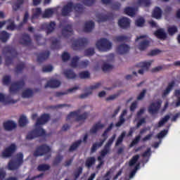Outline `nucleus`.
Masks as SVG:
<instances>
[{
    "mask_svg": "<svg viewBox=\"0 0 180 180\" xmlns=\"http://www.w3.org/2000/svg\"><path fill=\"white\" fill-rule=\"evenodd\" d=\"M153 60H150L148 62H141L137 65V67L139 68H141L142 69L139 70L138 73L141 74V75H143L144 74V70H148V69H150V65L153 63Z\"/></svg>",
    "mask_w": 180,
    "mask_h": 180,
    "instance_id": "dca6fc26",
    "label": "nucleus"
},
{
    "mask_svg": "<svg viewBox=\"0 0 180 180\" xmlns=\"http://www.w3.org/2000/svg\"><path fill=\"white\" fill-rule=\"evenodd\" d=\"M162 11L159 7L156 6L155 7L152 16L153 18H155V19H160L162 18Z\"/></svg>",
    "mask_w": 180,
    "mask_h": 180,
    "instance_id": "7c9ffc66",
    "label": "nucleus"
},
{
    "mask_svg": "<svg viewBox=\"0 0 180 180\" xmlns=\"http://www.w3.org/2000/svg\"><path fill=\"white\" fill-rule=\"evenodd\" d=\"M82 174V167H79L77 168V170L74 172L75 180H77L78 178H79V176Z\"/></svg>",
    "mask_w": 180,
    "mask_h": 180,
    "instance_id": "680f3d73",
    "label": "nucleus"
},
{
    "mask_svg": "<svg viewBox=\"0 0 180 180\" xmlns=\"http://www.w3.org/2000/svg\"><path fill=\"white\" fill-rule=\"evenodd\" d=\"M23 164V155L22 153H17L16 160H11L8 163V170H16L19 169L20 166Z\"/></svg>",
    "mask_w": 180,
    "mask_h": 180,
    "instance_id": "39448f33",
    "label": "nucleus"
},
{
    "mask_svg": "<svg viewBox=\"0 0 180 180\" xmlns=\"http://www.w3.org/2000/svg\"><path fill=\"white\" fill-rule=\"evenodd\" d=\"M63 156H61V155H58L55 158V159H54V160H53V165L58 166V165L61 162V161H63Z\"/></svg>",
    "mask_w": 180,
    "mask_h": 180,
    "instance_id": "052dcab7",
    "label": "nucleus"
},
{
    "mask_svg": "<svg viewBox=\"0 0 180 180\" xmlns=\"http://www.w3.org/2000/svg\"><path fill=\"white\" fill-rule=\"evenodd\" d=\"M96 160L95 157H89L86 159V161H85V167H86L88 169H91V167L96 165Z\"/></svg>",
    "mask_w": 180,
    "mask_h": 180,
    "instance_id": "473e14b6",
    "label": "nucleus"
},
{
    "mask_svg": "<svg viewBox=\"0 0 180 180\" xmlns=\"http://www.w3.org/2000/svg\"><path fill=\"white\" fill-rule=\"evenodd\" d=\"M139 158H140L139 155L133 156L131 160L129 162V166L130 167L134 166L139 161Z\"/></svg>",
    "mask_w": 180,
    "mask_h": 180,
    "instance_id": "6e6d98bb",
    "label": "nucleus"
},
{
    "mask_svg": "<svg viewBox=\"0 0 180 180\" xmlns=\"http://www.w3.org/2000/svg\"><path fill=\"white\" fill-rule=\"evenodd\" d=\"M128 40H129V37L124 35L116 36L113 39V41L117 42L127 41Z\"/></svg>",
    "mask_w": 180,
    "mask_h": 180,
    "instance_id": "c03bdc74",
    "label": "nucleus"
},
{
    "mask_svg": "<svg viewBox=\"0 0 180 180\" xmlns=\"http://www.w3.org/2000/svg\"><path fill=\"white\" fill-rule=\"evenodd\" d=\"M125 136H126V131H122V133H121L120 136H118V138L115 142V146H118L122 143H123Z\"/></svg>",
    "mask_w": 180,
    "mask_h": 180,
    "instance_id": "49530a36",
    "label": "nucleus"
},
{
    "mask_svg": "<svg viewBox=\"0 0 180 180\" xmlns=\"http://www.w3.org/2000/svg\"><path fill=\"white\" fill-rule=\"evenodd\" d=\"M91 75L88 71H83L79 73V77L80 79H90Z\"/></svg>",
    "mask_w": 180,
    "mask_h": 180,
    "instance_id": "a18cd8bd",
    "label": "nucleus"
},
{
    "mask_svg": "<svg viewBox=\"0 0 180 180\" xmlns=\"http://www.w3.org/2000/svg\"><path fill=\"white\" fill-rule=\"evenodd\" d=\"M46 155L45 160H49L51 158V148L46 144L41 145L36 148L34 152V157Z\"/></svg>",
    "mask_w": 180,
    "mask_h": 180,
    "instance_id": "7ed1b4c3",
    "label": "nucleus"
},
{
    "mask_svg": "<svg viewBox=\"0 0 180 180\" xmlns=\"http://www.w3.org/2000/svg\"><path fill=\"white\" fill-rule=\"evenodd\" d=\"M20 44L22 46H31L32 44V39L30 35L28 34H22L21 38L20 39Z\"/></svg>",
    "mask_w": 180,
    "mask_h": 180,
    "instance_id": "6ab92c4d",
    "label": "nucleus"
},
{
    "mask_svg": "<svg viewBox=\"0 0 180 180\" xmlns=\"http://www.w3.org/2000/svg\"><path fill=\"white\" fill-rule=\"evenodd\" d=\"M89 64H90V62H89L87 60H85L84 61H82L79 63L78 67L79 68H86Z\"/></svg>",
    "mask_w": 180,
    "mask_h": 180,
    "instance_id": "338daca9",
    "label": "nucleus"
},
{
    "mask_svg": "<svg viewBox=\"0 0 180 180\" xmlns=\"http://www.w3.org/2000/svg\"><path fill=\"white\" fill-rule=\"evenodd\" d=\"M82 143V140H78L76 142H74L70 146V148H69V152H72L77 150V148L79 147Z\"/></svg>",
    "mask_w": 180,
    "mask_h": 180,
    "instance_id": "37998d69",
    "label": "nucleus"
},
{
    "mask_svg": "<svg viewBox=\"0 0 180 180\" xmlns=\"http://www.w3.org/2000/svg\"><path fill=\"white\" fill-rule=\"evenodd\" d=\"M130 47L126 44H122L117 48V52L120 55H125L129 52Z\"/></svg>",
    "mask_w": 180,
    "mask_h": 180,
    "instance_id": "aec40b11",
    "label": "nucleus"
},
{
    "mask_svg": "<svg viewBox=\"0 0 180 180\" xmlns=\"http://www.w3.org/2000/svg\"><path fill=\"white\" fill-rule=\"evenodd\" d=\"M60 49V42L58 39H54L51 45V50H58Z\"/></svg>",
    "mask_w": 180,
    "mask_h": 180,
    "instance_id": "c9c22d12",
    "label": "nucleus"
},
{
    "mask_svg": "<svg viewBox=\"0 0 180 180\" xmlns=\"http://www.w3.org/2000/svg\"><path fill=\"white\" fill-rule=\"evenodd\" d=\"M79 61V57H77V56L73 57L72 58V62L70 64L71 67L72 68H77L79 65V63H78Z\"/></svg>",
    "mask_w": 180,
    "mask_h": 180,
    "instance_id": "09e8293b",
    "label": "nucleus"
},
{
    "mask_svg": "<svg viewBox=\"0 0 180 180\" xmlns=\"http://www.w3.org/2000/svg\"><path fill=\"white\" fill-rule=\"evenodd\" d=\"M3 53L6 56V65H10L13 64V60L18 56V53L14 48H11L9 46L3 48Z\"/></svg>",
    "mask_w": 180,
    "mask_h": 180,
    "instance_id": "f03ea898",
    "label": "nucleus"
},
{
    "mask_svg": "<svg viewBox=\"0 0 180 180\" xmlns=\"http://www.w3.org/2000/svg\"><path fill=\"white\" fill-rule=\"evenodd\" d=\"M89 40L87 38H79L75 39L72 43L73 50H80L87 46Z\"/></svg>",
    "mask_w": 180,
    "mask_h": 180,
    "instance_id": "1a4fd4ad",
    "label": "nucleus"
},
{
    "mask_svg": "<svg viewBox=\"0 0 180 180\" xmlns=\"http://www.w3.org/2000/svg\"><path fill=\"white\" fill-rule=\"evenodd\" d=\"M4 129L7 131H11L16 128L17 124L12 120H8L3 123Z\"/></svg>",
    "mask_w": 180,
    "mask_h": 180,
    "instance_id": "4be33fe9",
    "label": "nucleus"
},
{
    "mask_svg": "<svg viewBox=\"0 0 180 180\" xmlns=\"http://www.w3.org/2000/svg\"><path fill=\"white\" fill-rule=\"evenodd\" d=\"M96 51L94 48H88L84 50V56H92L95 55Z\"/></svg>",
    "mask_w": 180,
    "mask_h": 180,
    "instance_id": "603ef678",
    "label": "nucleus"
},
{
    "mask_svg": "<svg viewBox=\"0 0 180 180\" xmlns=\"http://www.w3.org/2000/svg\"><path fill=\"white\" fill-rule=\"evenodd\" d=\"M25 86V80H19L13 83L10 87L11 94H17Z\"/></svg>",
    "mask_w": 180,
    "mask_h": 180,
    "instance_id": "9b49d317",
    "label": "nucleus"
},
{
    "mask_svg": "<svg viewBox=\"0 0 180 180\" xmlns=\"http://www.w3.org/2000/svg\"><path fill=\"white\" fill-rule=\"evenodd\" d=\"M161 106H162V101L158 100L150 104L148 111L150 115H157L160 109L161 108Z\"/></svg>",
    "mask_w": 180,
    "mask_h": 180,
    "instance_id": "f8f14e48",
    "label": "nucleus"
},
{
    "mask_svg": "<svg viewBox=\"0 0 180 180\" xmlns=\"http://www.w3.org/2000/svg\"><path fill=\"white\" fill-rule=\"evenodd\" d=\"M175 85V82L172 80L171 82L167 84L166 89L163 91V94H162V98H166L172 91L174 86Z\"/></svg>",
    "mask_w": 180,
    "mask_h": 180,
    "instance_id": "5701e85b",
    "label": "nucleus"
},
{
    "mask_svg": "<svg viewBox=\"0 0 180 180\" xmlns=\"http://www.w3.org/2000/svg\"><path fill=\"white\" fill-rule=\"evenodd\" d=\"M101 69H103L104 72H106L112 70L113 69V66L108 63H104L103 67H101Z\"/></svg>",
    "mask_w": 180,
    "mask_h": 180,
    "instance_id": "13d9d810",
    "label": "nucleus"
},
{
    "mask_svg": "<svg viewBox=\"0 0 180 180\" xmlns=\"http://www.w3.org/2000/svg\"><path fill=\"white\" fill-rule=\"evenodd\" d=\"M154 35L160 40L167 39V34L165 32L164 29L160 28L154 32Z\"/></svg>",
    "mask_w": 180,
    "mask_h": 180,
    "instance_id": "b1692460",
    "label": "nucleus"
},
{
    "mask_svg": "<svg viewBox=\"0 0 180 180\" xmlns=\"http://www.w3.org/2000/svg\"><path fill=\"white\" fill-rule=\"evenodd\" d=\"M42 11L41 8H36L34 11V13L32 14V17H31V20L34 19H37L41 15Z\"/></svg>",
    "mask_w": 180,
    "mask_h": 180,
    "instance_id": "a19ab883",
    "label": "nucleus"
},
{
    "mask_svg": "<svg viewBox=\"0 0 180 180\" xmlns=\"http://www.w3.org/2000/svg\"><path fill=\"white\" fill-rule=\"evenodd\" d=\"M54 13V11L53 9L49 8L45 10L44 14H43V18H51Z\"/></svg>",
    "mask_w": 180,
    "mask_h": 180,
    "instance_id": "8fccbe9b",
    "label": "nucleus"
},
{
    "mask_svg": "<svg viewBox=\"0 0 180 180\" xmlns=\"http://www.w3.org/2000/svg\"><path fill=\"white\" fill-rule=\"evenodd\" d=\"M50 56V51H46L39 53V56L37 58V61L39 63H43L45 60H47Z\"/></svg>",
    "mask_w": 180,
    "mask_h": 180,
    "instance_id": "393cba45",
    "label": "nucleus"
},
{
    "mask_svg": "<svg viewBox=\"0 0 180 180\" xmlns=\"http://www.w3.org/2000/svg\"><path fill=\"white\" fill-rule=\"evenodd\" d=\"M130 19H128L125 17L118 20V26L120 27L122 30H127L130 27Z\"/></svg>",
    "mask_w": 180,
    "mask_h": 180,
    "instance_id": "a211bd4d",
    "label": "nucleus"
},
{
    "mask_svg": "<svg viewBox=\"0 0 180 180\" xmlns=\"http://www.w3.org/2000/svg\"><path fill=\"white\" fill-rule=\"evenodd\" d=\"M137 4L144 7H148L150 5V0H138Z\"/></svg>",
    "mask_w": 180,
    "mask_h": 180,
    "instance_id": "5fc2aeb1",
    "label": "nucleus"
},
{
    "mask_svg": "<svg viewBox=\"0 0 180 180\" xmlns=\"http://www.w3.org/2000/svg\"><path fill=\"white\" fill-rule=\"evenodd\" d=\"M63 75H65L67 79H75L77 77V75L74 70L71 69L66 70L63 72Z\"/></svg>",
    "mask_w": 180,
    "mask_h": 180,
    "instance_id": "c85d7f7f",
    "label": "nucleus"
},
{
    "mask_svg": "<svg viewBox=\"0 0 180 180\" xmlns=\"http://www.w3.org/2000/svg\"><path fill=\"white\" fill-rule=\"evenodd\" d=\"M0 102L5 105L17 103V100L12 99L10 96H5L3 94L0 93Z\"/></svg>",
    "mask_w": 180,
    "mask_h": 180,
    "instance_id": "f3484780",
    "label": "nucleus"
},
{
    "mask_svg": "<svg viewBox=\"0 0 180 180\" xmlns=\"http://www.w3.org/2000/svg\"><path fill=\"white\" fill-rule=\"evenodd\" d=\"M28 18L29 13L27 11H25L22 22H20L18 25H15V21L13 19H8L7 22L10 24L7 26V30L11 31H14L15 30H20L22 26L27 22Z\"/></svg>",
    "mask_w": 180,
    "mask_h": 180,
    "instance_id": "20e7f679",
    "label": "nucleus"
},
{
    "mask_svg": "<svg viewBox=\"0 0 180 180\" xmlns=\"http://www.w3.org/2000/svg\"><path fill=\"white\" fill-rule=\"evenodd\" d=\"M167 134H168V130L167 129L162 130V131H160V133L158 134V135H156V138H158V139H161L165 136H167Z\"/></svg>",
    "mask_w": 180,
    "mask_h": 180,
    "instance_id": "e2e57ef3",
    "label": "nucleus"
},
{
    "mask_svg": "<svg viewBox=\"0 0 180 180\" xmlns=\"http://www.w3.org/2000/svg\"><path fill=\"white\" fill-rule=\"evenodd\" d=\"M82 4L86 6H92L96 4V0H82Z\"/></svg>",
    "mask_w": 180,
    "mask_h": 180,
    "instance_id": "69168bd1",
    "label": "nucleus"
},
{
    "mask_svg": "<svg viewBox=\"0 0 180 180\" xmlns=\"http://www.w3.org/2000/svg\"><path fill=\"white\" fill-rule=\"evenodd\" d=\"M72 11H75V14L78 17L84 12V7L82 4H74L72 1H68L67 4L63 6L61 15L63 17H68Z\"/></svg>",
    "mask_w": 180,
    "mask_h": 180,
    "instance_id": "f257e3e1",
    "label": "nucleus"
},
{
    "mask_svg": "<svg viewBox=\"0 0 180 180\" xmlns=\"http://www.w3.org/2000/svg\"><path fill=\"white\" fill-rule=\"evenodd\" d=\"M112 44L106 38L101 39L96 43V46L101 51H106L112 49Z\"/></svg>",
    "mask_w": 180,
    "mask_h": 180,
    "instance_id": "0eeeda50",
    "label": "nucleus"
},
{
    "mask_svg": "<svg viewBox=\"0 0 180 180\" xmlns=\"http://www.w3.org/2000/svg\"><path fill=\"white\" fill-rule=\"evenodd\" d=\"M50 120L49 114H43L41 117L37 119L35 126L38 127L39 125H43L45 123L48 122Z\"/></svg>",
    "mask_w": 180,
    "mask_h": 180,
    "instance_id": "412c9836",
    "label": "nucleus"
},
{
    "mask_svg": "<svg viewBox=\"0 0 180 180\" xmlns=\"http://www.w3.org/2000/svg\"><path fill=\"white\" fill-rule=\"evenodd\" d=\"M33 96V91L31 89H27L22 92V98H32Z\"/></svg>",
    "mask_w": 180,
    "mask_h": 180,
    "instance_id": "864d4df0",
    "label": "nucleus"
},
{
    "mask_svg": "<svg viewBox=\"0 0 180 180\" xmlns=\"http://www.w3.org/2000/svg\"><path fill=\"white\" fill-rule=\"evenodd\" d=\"M174 96L176 98V100L175 102V108H179L180 107V89L175 90Z\"/></svg>",
    "mask_w": 180,
    "mask_h": 180,
    "instance_id": "79ce46f5",
    "label": "nucleus"
},
{
    "mask_svg": "<svg viewBox=\"0 0 180 180\" xmlns=\"http://www.w3.org/2000/svg\"><path fill=\"white\" fill-rule=\"evenodd\" d=\"M105 127L104 124H101V122L94 124L91 129H90V134H95L98 131L99 129H103Z\"/></svg>",
    "mask_w": 180,
    "mask_h": 180,
    "instance_id": "cd10ccee",
    "label": "nucleus"
},
{
    "mask_svg": "<svg viewBox=\"0 0 180 180\" xmlns=\"http://www.w3.org/2000/svg\"><path fill=\"white\" fill-rule=\"evenodd\" d=\"M80 112H81L80 110H77L76 111L71 112L70 113H69L68 115L66 120H69L72 117H76V122H80V121H82V120H86L87 119V117H89V113L85 112L83 114L79 115Z\"/></svg>",
    "mask_w": 180,
    "mask_h": 180,
    "instance_id": "423d86ee",
    "label": "nucleus"
},
{
    "mask_svg": "<svg viewBox=\"0 0 180 180\" xmlns=\"http://www.w3.org/2000/svg\"><path fill=\"white\" fill-rule=\"evenodd\" d=\"M19 126L20 127H25L27 124L28 121L27 117L25 115H22L20 117L19 120H18Z\"/></svg>",
    "mask_w": 180,
    "mask_h": 180,
    "instance_id": "de8ad7c7",
    "label": "nucleus"
},
{
    "mask_svg": "<svg viewBox=\"0 0 180 180\" xmlns=\"http://www.w3.org/2000/svg\"><path fill=\"white\" fill-rule=\"evenodd\" d=\"M60 86V82L57 79H51L45 85V88H58Z\"/></svg>",
    "mask_w": 180,
    "mask_h": 180,
    "instance_id": "a878e982",
    "label": "nucleus"
},
{
    "mask_svg": "<svg viewBox=\"0 0 180 180\" xmlns=\"http://www.w3.org/2000/svg\"><path fill=\"white\" fill-rule=\"evenodd\" d=\"M150 46V41L144 39L139 44V50L145 51Z\"/></svg>",
    "mask_w": 180,
    "mask_h": 180,
    "instance_id": "72a5a7b5",
    "label": "nucleus"
},
{
    "mask_svg": "<svg viewBox=\"0 0 180 180\" xmlns=\"http://www.w3.org/2000/svg\"><path fill=\"white\" fill-rule=\"evenodd\" d=\"M25 68V63L23 62H20L15 67L16 74H20L22 72V70Z\"/></svg>",
    "mask_w": 180,
    "mask_h": 180,
    "instance_id": "ea45409f",
    "label": "nucleus"
},
{
    "mask_svg": "<svg viewBox=\"0 0 180 180\" xmlns=\"http://www.w3.org/2000/svg\"><path fill=\"white\" fill-rule=\"evenodd\" d=\"M141 135H138L134 140L131 141L130 144V148L134 147V146L139 144L140 140H141Z\"/></svg>",
    "mask_w": 180,
    "mask_h": 180,
    "instance_id": "0e129e2a",
    "label": "nucleus"
},
{
    "mask_svg": "<svg viewBox=\"0 0 180 180\" xmlns=\"http://www.w3.org/2000/svg\"><path fill=\"white\" fill-rule=\"evenodd\" d=\"M105 141H106V139H101L99 143H94L91 148V153H95L98 148L101 147L103 145Z\"/></svg>",
    "mask_w": 180,
    "mask_h": 180,
    "instance_id": "f704fd0d",
    "label": "nucleus"
},
{
    "mask_svg": "<svg viewBox=\"0 0 180 180\" xmlns=\"http://www.w3.org/2000/svg\"><path fill=\"white\" fill-rule=\"evenodd\" d=\"M124 13L129 16L134 17L136 15V9L134 7H127L125 9H124Z\"/></svg>",
    "mask_w": 180,
    "mask_h": 180,
    "instance_id": "e433bc0d",
    "label": "nucleus"
},
{
    "mask_svg": "<svg viewBox=\"0 0 180 180\" xmlns=\"http://www.w3.org/2000/svg\"><path fill=\"white\" fill-rule=\"evenodd\" d=\"M78 89H79V86H75V87L68 89V91L66 92L57 91V92H56L55 96H56V97L59 98L61 96H64L67 94L74 92V91H77Z\"/></svg>",
    "mask_w": 180,
    "mask_h": 180,
    "instance_id": "2f4dec72",
    "label": "nucleus"
},
{
    "mask_svg": "<svg viewBox=\"0 0 180 180\" xmlns=\"http://www.w3.org/2000/svg\"><path fill=\"white\" fill-rule=\"evenodd\" d=\"M74 35V30L71 24H68L62 29V36L65 38H69Z\"/></svg>",
    "mask_w": 180,
    "mask_h": 180,
    "instance_id": "4468645a",
    "label": "nucleus"
},
{
    "mask_svg": "<svg viewBox=\"0 0 180 180\" xmlns=\"http://www.w3.org/2000/svg\"><path fill=\"white\" fill-rule=\"evenodd\" d=\"M145 24V19L143 18H139L136 20V25L137 27H143Z\"/></svg>",
    "mask_w": 180,
    "mask_h": 180,
    "instance_id": "774afa93",
    "label": "nucleus"
},
{
    "mask_svg": "<svg viewBox=\"0 0 180 180\" xmlns=\"http://www.w3.org/2000/svg\"><path fill=\"white\" fill-rule=\"evenodd\" d=\"M51 169V167L48 164H41L38 167H37V169L39 172H46Z\"/></svg>",
    "mask_w": 180,
    "mask_h": 180,
    "instance_id": "58836bf2",
    "label": "nucleus"
},
{
    "mask_svg": "<svg viewBox=\"0 0 180 180\" xmlns=\"http://www.w3.org/2000/svg\"><path fill=\"white\" fill-rule=\"evenodd\" d=\"M94 28H95V22L91 20L88 21L84 24V32H91Z\"/></svg>",
    "mask_w": 180,
    "mask_h": 180,
    "instance_id": "bb28decb",
    "label": "nucleus"
},
{
    "mask_svg": "<svg viewBox=\"0 0 180 180\" xmlns=\"http://www.w3.org/2000/svg\"><path fill=\"white\" fill-rule=\"evenodd\" d=\"M10 38V34L6 32V31H2L0 33V40L2 42H6Z\"/></svg>",
    "mask_w": 180,
    "mask_h": 180,
    "instance_id": "4c0bfd02",
    "label": "nucleus"
},
{
    "mask_svg": "<svg viewBox=\"0 0 180 180\" xmlns=\"http://www.w3.org/2000/svg\"><path fill=\"white\" fill-rule=\"evenodd\" d=\"M170 118V116L169 115H166L164 118H162L159 122H158V127H162V126H164L165 123L168 122Z\"/></svg>",
    "mask_w": 180,
    "mask_h": 180,
    "instance_id": "3c124183",
    "label": "nucleus"
},
{
    "mask_svg": "<svg viewBox=\"0 0 180 180\" xmlns=\"http://www.w3.org/2000/svg\"><path fill=\"white\" fill-rule=\"evenodd\" d=\"M46 134L45 131L43 129V128L41 127H37L30 132L28 133L27 137V140L31 141L34 139H36L37 137L39 136H44Z\"/></svg>",
    "mask_w": 180,
    "mask_h": 180,
    "instance_id": "6e6552de",
    "label": "nucleus"
},
{
    "mask_svg": "<svg viewBox=\"0 0 180 180\" xmlns=\"http://www.w3.org/2000/svg\"><path fill=\"white\" fill-rule=\"evenodd\" d=\"M56 28V22L51 21L49 24L44 23L41 25V30H45L46 34H49L54 31Z\"/></svg>",
    "mask_w": 180,
    "mask_h": 180,
    "instance_id": "2eb2a0df",
    "label": "nucleus"
},
{
    "mask_svg": "<svg viewBox=\"0 0 180 180\" xmlns=\"http://www.w3.org/2000/svg\"><path fill=\"white\" fill-rule=\"evenodd\" d=\"M112 18V14H108V15H102V14H98L97 15V18L98 22H107L110 20Z\"/></svg>",
    "mask_w": 180,
    "mask_h": 180,
    "instance_id": "c756f323",
    "label": "nucleus"
},
{
    "mask_svg": "<svg viewBox=\"0 0 180 180\" xmlns=\"http://www.w3.org/2000/svg\"><path fill=\"white\" fill-rule=\"evenodd\" d=\"M3 84L9 85L11 83V76L6 75L3 77L2 79Z\"/></svg>",
    "mask_w": 180,
    "mask_h": 180,
    "instance_id": "4d7b16f0",
    "label": "nucleus"
},
{
    "mask_svg": "<svg viewBox=\"0 0 180 180\" xmlns=\"http://www.w3.org/2000/svg\"><path fill=\"white\" fill-rule=\"evenodd\" d=\"M17 150V146L15 143H11L10 146L5 149L4 151L2 152V157L5 158H8L11 157L15 150Z\"/></svg>",
    "mask_w": 180,
    "mask_h": 180,
    "instance_id": "ddd939ff",
    "label": "nucleus"
},
{
    "mask_svg": "<svg viewBox=\"0 0 180 180\" xmlns=\"http://www.w3.org/2000/svg\"><path fill=\"white\" fill-rule=\"evenodd\" d=\"M116 138V134L112 135L111 138H110L109 141L105 143L104 148L101 151V156L105 157L110 153V146H112L113 142Z\"/></svg>",
    "mask_w": 180,
    "mask_h": 180,
    "instance_id": "9d476101",
    "label": "nucleus"
},
{
    "mask_svg": "<svg viewBox=\"0 0 180 180\" xmlns=\"http://www.w3.org/2000/svg\"><path fill=\"white\" fill-rule=\"evenodd\" d=\"M177 32H178V28L176 26H172L167 28V32H169V34L170 36L174 35V34Z\"/></svg>",
    "mask_w": 180,
    "mask_h": 180,
    "instance_id": "bf43d9fd",
    "label": "nucleus"
}]
</instances>
